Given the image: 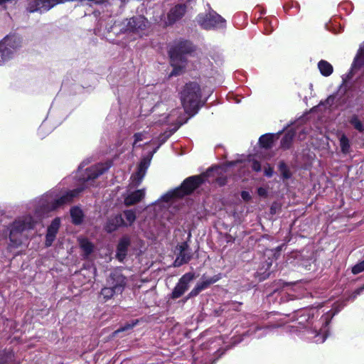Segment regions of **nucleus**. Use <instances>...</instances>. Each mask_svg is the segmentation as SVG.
<instances>
[{
    "instance_id": "5701e85b",
    "label": "nucleus",
    "mask_w": 364,
    "mask_h": 364,
    "mask_svg": "<svg viewBox=\"0 0 364 364\" xmlns=\"http://www.w3.org/2000/svg\"><path fill=\"white\" fill-rule=\"evenodd\" d=\"M70 215L74 224L80 225L82 222L83 213L82 210L78 207H74L71 208Z\"/></svg>"
},
{
    "instance_id": "9d476101",
    "label": "nucleus",
    "mask_w": 364,
    "mask_h": 364,
    "mask_svg": "<svg viewBox=\"0 0 364 364\" xmlns=\"http://www.w3.org/2000/svg\"><path fill=\"white\" fill-rule=\"evenodd\" d=\"M127 277L122 274V269H113L106 279L107 285H109L117 290V292L122 293L127 285Z\"/></svg>"
},
{
    "instance_id": "de8ad7c7",
    "label": "nucleus",
    "mask_w": 364,
    "mask_h": 364,
    "mask_svg": "<svg viewBox=\"0 0 364 364\" xmlns=\"http://www.w3.org/2000/svg\"><path fill=\"white\" fill-rule=\"evenodd\" d=\"M364 291V286L361 287H359L357 289H355L353 294H352V297H353V299H355L358 295H360L363 291Z\"/></svg>"
},
{
    "instance_id": "412c9836",
    "label": "nucleus",
    "mask_w": 364,
    "mask_h": 364,
    "mask_svg": "<svg viewBox=\"0 0 364 364\" xmlns=\"http://www.w3.org/2000/svg\"><path fill=\"white\" fill-rule=\"evenodd\" d=\"M318 68L323 76L328 77L333 73V68L331 63L321 60L318 63Z\"/></svg>"
},
{
    "instance_id": "f03ea898",
    "label": "nucleus",
    "mask_w": 364,
    "mask_h": 364,
    "mask_svg": "<svg viewBox=\"0 0 364 364\" xmlns=\"http://www.w3.org/2000/svg\"><path fill=\"white\" fill-rule=\"evenodd\" d=\"M338 311L323 314L315 307L299 309L291 315V323L284 328L305 341L322 343L328 337V325Z\"/></svg>"
},
{
    "instance_id": "4c0bfd02",
    "label": "nucleus",
    "mask_w": 364,
    "mask_h": 364,
    "mask_svg": "<svg viewBox=\"0 0 364 364\" xmlns=\"http://www.w3.org/2000/svg\"><path fill=\"white\" fill-rule=\"evenodd\" d=\"M55 237H56V235L47 232L46 235V242H45L46 246V247L51 246L53 241L55 240Z\"/></svg>"
},
{
    "instance_id": "c85d7f7f",
    "label": "nucleus",
    "mask_w": 364,
    "mask_h": 364,
    "mask_svg": "<svg viewBox=\"0 0 364 364\" xmlns=\"http://www.w3.org/2000/svg\"><path fill=\"white\" fill-rule=\"evenodd\" d=\"M339 141H340V146H341L342 153L348 154L349 152L350 148V141H349L348 137L345 134H343L340 137Z\"/></svg>"
},
{
    "instance_id": "4468645a",
    "label": "nucleus",
    "mask_w": 364,
    "mask_h": 364,
    "mask_svg": "<svg viewBox=\"0 0 364 364\" xmlns=\"http://www.w3.org/2000/svg\"><path fill=\"white\" fill-rule=\"evenodd\" d=\"M145 189H139L134 191H127L124 195V203L126 206L133 205L140 202L145 196Z\"/></svg>"
},
{
    "instance_id": "20e7f679",
    "label": "nucleus",
    "mask_w": 364,
    "mask_h": 364,
    "mask_svg": "<svg viewBox=\"0 0 364 364\" xmlns=\"http://www.w3.org/2000/svg\"><path fill=\"white\" fill-rule=\"evenodd\" d=\"M182 124V122L177 121V122L174 124V127L173 129L168 131H166L163 134H160V136L157 139L159 144L156 146V147L151 152H150L148 156L141 159L138 165L137 171L132 175L131 185L132 186L136 187L141 184L146 173V171L150 166L151 161L154 154L156 152L159 148L163 144H164L168 140V139L179 129V127Z\"/></svg>"
},
{
    "instance_id": "cd10ccee",
    "label": "nucleus",
    "mask_w": 364,
    "mask_h": 364,
    "mask_svg": "<svg viewBox=\"0 0 364 364\" xmlns=\"http://www.w3.org/2000/svg\"><path fill=\"white\" fill-rule=\"evenodd\" d=\"M349 122L358 132H364V126H363V123L360 122V120L359 119L358 115L353 114L350 117Z\"/></svg>"
},
{
    "instance_id": "37998d69",
    "label": "nucleus",
    "mask_w": 364,
    "mask_h": 364,
    "mask_svg": "<svg viewBox=\"0 0 364 364\" xmlns=\"http://www.w3.org/2000/svg\"><path fill=\"white\" fill-rule=\"evenodd\" d=\"M252 168L256 172L260 171L262 169L260 163L257 160H254L252 164Z\"/></svg>"
},
{
    "instance_id": "a878e982",
    "label": "nucleus",
    "mask_w": 364,
    "mask_h": 364,
    "mask_svg": "<svg viewBox=\"0 0 364 364\" xmlns=\"http://www.w3.org/2000/svg\"><path fill=\"white\" fill-rule=\"evenodd\" d=\"M294 137V133L293 132L289 131L286 133L281 140V147L284 149H289L291 144Z\"/></svg>"
},
{
    "instance_id": "7ed1b4c3",
    "label": "nucleus",
    "mask_w": 364,
    "mask_h": 364,
    "mask_svg": "<svg viewBox=\"0 0 364 364\" xmlns=\"http://www.w3.org/2000/svg\"><path fill=\"white\" fill-rule=\"evenodd\" d=\"M194 50L193 43L188 40L177 39L173 41L168 50L171 65L173 67L170 76L178 75L182 73L186 65V55L191 53Z\"/></svg>"
},
{
    "instance_id": "a211bd4d",
    "label": "nucleus",
    "mask_w": 364,
    "mask_h": 364,
    "mask_svg": "<svg viewBox=\"0 0 364 364\" xmlns=\"http://www.w3.org/2000/svg\"><path fill=\"white\" fill-rule=\"evenodd\" d=\"M0 364H16L12 350L4 349L0 350Z\"/></svg>"
},
{
    "instance_id": "ddd939ff",
    "label": "nucleus",
    "mask_w": 364,
    "mask_h": 364,
    "mask_svg": "<svg viewBox=\"0 0 364 364\" xmlns=\"http://www.w3.org/2000/svg\"><path fill=\"white\" fill-rule=\"evenodd\" d=\"M364 65V42L360 46L358 53L352 63L350 70L347 74L346 77L351 79L357 70L360 69Z\"/></svg>"
},
{
    "instance_id": "1a4fd4ad",
    "label": "nucleus",
    "mask_w": 364,
    "mask_h": 364,
    "mask_svg": "<svg viewBox=\"0 0 364 364\" xmlns=\"http://www.w3.org/2000/svg\"><path fill=\"white\" fill-rule=\"evenodd\" d=\"M22 45L21 37L15 33L6 35L2 40L0 41V47L7 52L9 57L11 59L14 58L15 53L20 49Z\"/></svg>"
},
{
    "instance_id": "09e8293b",
    "label": "nucleus",
    "mask_w": 364,
    "mask_h": 364,
    "mask_svg": "<svg viewBox=\"0 0 364 364\" xmlns=\"http://www.w3.org/2000/svg\"><path fill=\"white\" fill-rule=\"evenodd\" d=\"M241 197L245 201H249L251 199L250 193L245 191H242Z\"/></svg>"
},
{
    "instance_id": "c9c22d12",
    "label": "nucleus",
    "mask_w": 364,
    "mask_h": 364,
    "mask_svg": "<svg viewBox=\"0 0 364 364\" xmlns=\"http://www.w3.org/2000/svg\"><path fill=\"white\" fill-rule=\"evenodd\" d=\"M167 106H168V105L164 103L162 101L157 102V103L151 108V111L153 112H157L158 110H159V111L167 110L168 109Z\"/></svg>"
},
{
    "instance_id": "58836bf2",
    "label": "nucleus",
    "mask_w": 364,
    "mask_h": 364,
    "mask_svg": "<svg viewBox=\"0 0 364 364\" xmlns=\"http://www.w3.org/2000/svg\"><path fill=\"white\" fill-rule=\"evenodd\" d=\"M279 294L282 296V301H288L289 300H294V299H296V296H294V295H291V294L286 292L284 290H282L279 292Z\"/></svg>"
},
{
    "instance_id": "6ab92c4d",
    "label": "nucleus",
    "mask_w": 364,
    "mask_h": 364,
    "mask_svg": "<svg viewBox=\"0 0 364 364\" xmlns=\"http://www.w3.org/2000/svg\"><path fill=\"white\" fill-rule=\"evenodd\" d=\"M272 326H257L252 328H250L247 333L250 336H252L255 338H261L265 335L268 333V332L271 330Z\"/></svg>"
},
{
    "instance_id": "2eb2a0df",
    "label": "nucleus",
    "mask_w": 364,
    "mask_h": 364,
    "mask_svg": "<svg viewBox=\"0 0 364 364\" xmlns=\"http://www.w3.org/2000/svg\"><path fill=\"white\" fill-rule=\"evenodd\" d=\"M124 220L121 214H116L109 217L105 224L104 229L108 232L111 233L119 227H124Z\"/></svg>"
},
{
    "instance_id": "0eeeda50",
    "label": "nucleus",
    "mask_w": 364,
    "mask_h": 364,
    "mask_svg": "<svg viewBox=\"0 0 364 364\" xmlns=\"http://www.w3.org/2000/svg\"><path fill=\"white\" fill-rule=\"evenodd\" d=\"M208 9L198 14L196 21L205 30H219L226 28V20L207 4Z\"/></svg>"
},
{
    "instance_id": "473e14b6",
    "label": "nucleus",
    "mask_w": 364,
    "mask_h": 364,
    "mask_svg": "<svg viewBox=\"0 0 364 364\" xmlns=\"http://www.w3.org/2000/svg\"><path fill=\"white\" fill-rule=\"evenodd\" d=\"M138 323V320H133L130 323H126L120 328L114 331V334H117L119 332L125 331L129 329H132Z\"/></svg>"
},
{
    "instance_id": "bb28decb",
    "label": "nucleus",
    "mask_w": 364,
    "mask_h": 364,
    "mask_svg": "<svg viewBox=\"0 0 364 364\" xmlns=\"http://www.w3.org/2000/svg\"><path fill=\"white\" fill-rule=\"evenodd\" d=\"M178 112H179V109H173L169 114H166L165 113L160 114V115H159L160 118L157 121L154 122V123L159 124L167 123L169 122L168 119L170 117L176 116L178 114Z\"/></svg>"
},
{
    "instance_id": "c756f323",
    "label": "nucleus",
    "mask_w": 364,
    "mask_h": 364,
    "mask_svg": "<svg viewBox=\"0 0 364 364\" xmlns=\"http://www.w3.org/2000/svg\"><path fill=\"white\" fill-rule=\"evenodd\" d=\"M80 247L83 250L85 255L87 257L90 255L93 251V245L92 244L88 241L87 240H82L80 241Z\"/></svg>"
},
{
    "instance_id": "ea45409f",
    "label": "nucleus",
    "mask_w": 364,
    "mask_h": 364,
    "mask_svg": "<svg viewBox=\"0 0 364 364\" xmlns=\"http://www.w3.org/2000/svg\"><path fill=\"white\" fill-rule=\"evenodd\" d=\"M11 58L9 57L8 53L4 52L1 47H0V66L5 62L9 60Z\"/></svg>"
},
{
    "instance_id": "9b49d317",
    "label": "nucleus",
    "mask_w": 364,
    "mask_h": 364,
    "mask_svg": "<svg viewBox=\"0 0 364 364\" xmlns=\"http://www.w3.org/2000/svg\"><path fill=\"white\" fill-rule=\"evenodd\" d=\"M178 251L176 258L173 262V267H179L184 264H187L193 257V252L186 242H181L176 247Z\"/></svg>"
},
{
    "instance_id": "2f4dec72",
    "label": "nucleus",
    "mask_w": 364,
    "mask_h": 364,
    "mask_svg": "<svg viewBox=\"0 0 364 364\" xmlns=\"http://www.w3.org/2000/svg\"><path fill=\"white\" fill-rule=\"evenodd\" d=\"M218 281V278H209L200 282H198L196 285L200 288L201 291L207 289L210 284L216 282Z\"/></svg>"
},
{
    "instance_id": "a19ab883",
    "label": "nucleus",
    "mask_w": 364,
    "mask_h": 364,
    "mask_svg": "<svg viewBox=\"0 0 364 364\" xmlns=\"http://www.w3.org/2000/svg\"><path fill=\"white\" fill-rule=\"evenodd\" d=\"M47 123L46 122H43L41 125L40 126V127L38 128V135L41 137V138H43L46 136V132H45V129L47 127Z\"/></svg>"
},
{
    "instance_id": "6e6552de",
    "label": "nucleus",
    "mask_w": 364,
    "mask_h": 364,
    "mask_svg": "<svg viewBox=\"0 0 364 364\" xmlns=\"http://www.w3.org/2000/svg\"><path fill=\"white\" fill-rule=\"evenodd\" d=\"M149 22L143 16H136L124 19L120 26V32L133 33L139 37L143 36L148 28Z\"/></svg>"
},
{
    "instance_id": "8fccbe9b",
    "label": "nucleus",
    "mask_w": 364,
    "mask_h": 364,
    "mask_svg": "<svg viewBox=\"0 0 364 364\" xmlns=\"http://www.w3.org/2000/svg\"><path fill=\"white\" fill-rule=\"evenodd\" d=\"M266 265H267V269H269L271 267V265H272V262H267Z\"/></svg>"
},
{
    "instance_id": "3c124183",
    "label": "nucleus",
    "mask_w": 364,
    "mask_h": 364,
    "mask_svg": "<svg viewBox=\"0 0 364 364\" xmlns=\"http://www.w3.org/2000/svg\"><path fill=\"white\" fill-rule=\"evenodd\" d=\"M220 185H224V184H225V182H224V181H223V182H220Z\"/></svg>"
},
{
    "instance_id": "dca6fc26",
    "label": "nucleus",
    "mask_w": 364,
    "mask_h": 364,
    "mask_svg": "<svg viewBox=\"0 0 364 364\" xmlns=\"http://www.w3.org/2000/svg\"><path fill=\"white\" fill-rule=\"evenodd\" d=\"M131 244V240L129 237L125 235L123 236L119 241L117 247V252H116V258L119 262H123L125 259L127 255L128 248L130 246Z\"/></svg>"
},
{
    "instance_id": "aec40b11",
    "label": "nucleus",
    "mask_w": 364,
    "mask_h": 364,
    "mask_svg": "<svg viewBox=\"0 0 364 364\" xmlns=\"http://www.w3.org/2000/svg\"><path fill=\"white\" fill-rule=\"evenodd\" d=\"M121 294L122 293L120 292H117V290L113 289L112 287L107 285L102 288L100 291V297H102L105 301H107L111 299L114 296Z\"/></svg>"
},
{
    "instance_id": "a18cd8bd",
    "label": "nucleus",
    "mask_w": 364,
    "mask_h": 364,
    "mask_svg": "<svg viewBox=\"0 0 364 364\" xmlns=\"http://www.w3.org/2000/svg\"><path fill=\"white\" fill-rule=\"evenodd\" d=\"M257 193L261 197H266L267 196V190L265 188L259 187L257 189Z\"/></svg>"
},
{
    "instance_id": "f3484780",
    "label": "nucleus",
    "mask_w": 364,
    "mask_h": 364,
    "mask_svg": "<svg viewBox=\"0 0 364 364\" xmlns=\"http://www.w3.org/2000/svg\"><path fill=\"white\" fill-rule=\"evenodd\" d=\"M186 11V6L184 4H179L171 9L168 14L169 23H173L181 19Z\"/></svg>"
},
{
    "instance_id": "423d86ee",
    "label": "nucleus",
    "mask_w": 364,
    "mask_h": 364,
    "mask_svg": "<svg viewBox=\"0 0 364 364\" xmlns=\"http://www.w3.org/2000/svg\"><path fill=\"white\" fill-rule=\"evenodd\" d=\"M185 112L193 116L200 107L201 90L197 82L186 83L180 93Z\"/></svg>"
},
{
    "instance_id": "39448f33",
    "label": "nucleus",
    "mask_w": 364,
    "mask_h": 364,
    "mask_svg": "<svg viewBox=\"0 0 364 364\" xmlns=\"http://www.w3.org/2000/svg\"><path fill=\"white\" fill-rule=\"evenodd\" d=\"M217 170V168H215ZM213 168H209L205 173L201 176H193L187 178L183 181L181 185L163 195L159 201L169 202L170 200L181 198L186 195L191 193L195 189H196L200 184H202L206 176H209L210 174L214 171Z\"/></svg>"
},
{
    "instance_id": "49530a36",
    "label": "nucleus",
    "mask_w": 364,
    "mask_h": 364,
    "mask_svg": "<svg viewBox=\"0 0 364 364\" xmlns=\"http://www.w3.org/2000/svg\"><path fill=\"white\" fill-rule=\"evenodd\" d=\"M336 99V96L334 95H330L326 100V105H328L329 107H331L334 104V101Z\"/></svg>"
},
{
    "instance_id": "603ef678",
    "label": "nucleus",
    "mask_w": 364,
    "mask_h": 364,
    "mask_svg": "<svg viewBox=\"0 0 364 364\" xmlns=\"http://www.w3.org/2000/svg\"><path fill=\"white\" fill-rule=\"evenodd\" d=\"M266 32H267V33H269L272 32V31H266Z\"/></svg>"
},
{
    "instance_id": "e433bc0d",
    "label": "nucleus",
    "mask_w": 364,
    "mask_h": 364,
    "mask_svg": "<svg viewBox=\"0 0 364 364\" xmlns=\"http://www.w3.org/2000/svg\"><path fill=\"white\" fill-rule=\"evenodd\" d=\"M55 237H56V235L47 232L46 235V242H45L46 246V247L51 246L53 241L55 240Z\"/></svg>"
},
{
    "instance_id": "393cba45",
    "label": "nucleus",
    "mask_w": 364,
    "mask_h": 364,
    "mask_svg": "<svg viewBox=\"0 0 364 364\" xmlns=\"http://www.w3.org/2000/svg\"><path fill=\"white\" fill-rule=\"evenodd\" d=\"M123 213L126 218V220H124V225H123V226H131L134 223L136 218L135 211L133 210H126L123 212Z\"/></svg>"
},
{
    "instance_id": "72a5a7b5",
    "label": "nucleus",
    "mask_w": 364,
    "mask_h": 364,
    "mask_svg": "<svg viewBox=\"0 0 364 364\" xmlns=\"http://www.w3.org/2000/svg\"><path fill=\"white\" fill-rule=\"evenodd\" d=\"M146 134L147 133L146 132H138V133H136L134 135V143H133V146L134 147H136V146H138L137 145V143L140 141H142L144 139H146ZM140 145H139V146Z\"/></svg>"
},
{
    "instance_id": "79ce46f5",
    "label": "nucleus",
    "mask_w": 364,
    "mask_h": 364,
    "mask_svg": "<svg viewBox=\"0 0 364 364\" xmlns=\"http://www.w3.org/2000/svg\"><path fill=\"white\" fill-rule=\"evenodd\" d=\"M200 291H202L200 289V288L197 285H196L195 287L188 294L186 299L187 300L190 298L196 296Z\"/></svg>"
},
{
    "instance_id": "4be33fe9",
    "label": "nucleus",
    "mask_w": 364,
    "mask_h": 364,
    "mask_svg": "<svg viewBox=\"0 0 364 364\" xmlns=\"http://www.w3.org/2000/svg\"><path fill=\"white\" fill-rule=\"evenodd\" d=\"M278 169L283 180H288L291 178V172L284 161H279Z\"/></svg>"
},
{
    "instance_id": "b1692460",
    "label": "nucleus",
    "mask_w": 364,
    "mask_h": 364,
    "mask_svg": "<svg viewBox=\"0 0 364 364\" xmlns=\"http://www.w3.org/2000/svg\"><path fill=\"white\" fill-rule=\"evenodd\" d=\"M274 135L272 134H265L262 135L259 139V144L265 149H269L273 144Z\"/></svg>"
},
{
    "instance_id": "c03bdc74",
    "label": "nucleus",
    "mask_w": 364,
    "mask_h": 364,
    "mask_svg": "<svg viewBox=\"0 0 364 364\" xmlns=\"http://www.w3.org/2000/svg\"><path fill=\"white\" fill-rule=\"evenodd\" d=\"M264 173L267 177L270 178L273 176L274 170L271 166H268V167L264 168Z\"/></svg>"
},
{
    "instance_id": "f8f14e48",
    "label": "nucleus",
    "mask_w": 364,
    "mask_h": 364,
    "mask_svg": "<svg viewBox=\"0 0 364 364\" xmlns=\"http://www.w3.org/2000/svg\"><path fill=\"white\" fill-rule=\"evenodd\" d=\"M194 274L191 272L183 274L174 287L171 293V297L173 299L181 297L188 289L189 283L194 279Z\"/></svg>"
},
{
    "instance_id": "f704fd0d",
    "label": "nucleus",
    "mask_w": 364,
    "mask_h": 364,
    "mask_svg": "<svg viewBox=\"0 0 364 364\" xmlns=\"http://www.w3.org/2000/svg\"><path fill=\"white\" fill-rule=\"evenodd\" d=\"M364 271V259L352 267V273L353 274H358Z\"/></svg>"
},
{
    "instance_id": "f257e3e1",
    "label": "nucleus",
    "mask_w": 364,
    "mask_h": 364,
    "mask_svg": "<svg viewBox=\"0 0 364 364\" xmlns=\"http://www.w3.org/2000/svg\"><path fill=\"white\" fill-rule=\"evenodd\" d=\"M88 159L84 160L79 166L75 177L78 178L82 186L73 191H69L63 194H59L57 190H52L40 198H37L30 203L29 209L33 212V216L30 214L17 218L11 223L9 230V246L16 248L22 243L21 235L23 232L33 229L35 225L50 211L54 210L63 205L70 202L85 188L93 185L94 181L105 173L111 167L108 162L98 163L84 169L89 164Z\"/></svg>"
},
{
    "instance_id": "7c9ffc66",
    "label": "nucleus",
    "mask_w": 364,
    "mask_h": 364,
    "mask_svg": "<svg viewBox=\"0 0 364 364\" xmlns=\"http://www.w3.org/2000/svg\"><path fill=\"white\" fill-rule=\"evenodd\" d=\"M60 225V219L55 218L48 227L47 232L57 235Z\"/></svg>"
}]
</instances>
